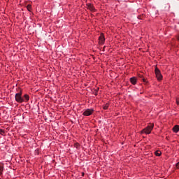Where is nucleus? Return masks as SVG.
<instances>
[{
	"label": "nucleus",
	"mask_w": 179,
	"mask_h": 179,
	"mask_svg": "<svg viewBox=\"0 0 179 179\" xmlns=\"http://www.w3.org/2000/svg\"><path fill=\"white\" fill-rule=\"evenodd\" d=\"M176 168H177V169H179V162H178V163L176 164Z\"/></svg>",
	"instance_id": "18"
},
{
	"label": "nucleus",
	"mask_w": 179,
	"mask_h": 179,
	"mask_svg": "<svg viewBox=\"0 0 179 179\" xmlns=\"http://www.w3.org/2000/svg\"><path fill=\"white\" fill-rule=\"evenodd\" d=\"M176 104H178V106H179V99L178 98L176 99Z\"/></svg>",
	"instance_id": "16"
},
{
	"label": "nucleus",
	"mask_w": 179,
	"mask_h": 179,
	"mask_svg": "<svg viewBox=\"0 0 179 179\" xmlns=\"http://www.w3.org/2000/svg\"><path fill=\"white\" fill-rule=\"evenodd\" d=\"M155 156H158V157L162 156V151L157 150V151H155Z\"/></svg>",
	"instance_id": "10"
},
{
	"label": "nucleus",
	"mask_w": 179,
	"mask_h": 179,
	"mask_svg": "<svg viewBox=\"0 0 179 179\" xmlns=\"http://www.w3.org/2000/svg\"><path fill=\"white\" fill-rule=\"evenodd\" d=\"M87 9L92 13L96 12V8H94V6L90 3H87Z\"/></svg>",
	"instance_id": "5"
},
{
	"label": "nucleus",
	"mask_w": 179,
	"mask_h": 179,
	"mask_svg": "<svg viewBox=\"0 0 179 179\" xmlns=\"http://www.w3.org/2000/svg\"><path fill=\"white\" fill-rule=\"evenodd\" d=\"M173 132L177 134V132H178V131H179V126L178 125L174 126L173 128Z\"/></svg>",
	"instance_id": "8"
},
{
	"label": "nucleus",
	"mask_w": 179,
	"mask_h": 179,
	"mask_svg": "<svg viewBox=\"0 0 179 179\" xmlns=\"http://www.w3.org/2000/svg\"><path fill=\"white\" fill-rule=\"evenodd\" d=\"M3 173V164L0 162V176Z\"/></svg>",
	"instance_id": "9"
},
{
	"label": "nucleus",
	"mask_w": 179,
	"mask_h": 179,
	"mask_svg": "<svg viewBox=\"0 0 179 179\" xmlns=\"http://www.w3.org/2000/svg\"><path fill=\"white\" fill-rule=\"evenodd\" d=\"M177 40L179 41V34L177 36Z\"/></svg>",
	"instance_id": "19"
},
{
	"label": "nucleus",
	"mask_w": 179,
	"mask_h": 179,
	"mask_svg": "<svg viewBox=\"0 0 179 179\" xmlns=\"http://www.w3.org/2000/svg\"><path fill=\"white\" fill-rule=\"evenodd\" d=\"M27 10H29V12H31V5L28 4L27 6Z\"/></svg>",
	"instance_id": "14"
},
{
	"label": "nucleus",
	"mask_w": 179,
	"mask_h": 179,
	"mask_svg": "<svg viewBox=\"0 0 179 179\" xmlns=\"http://www.w3.org/2000/svg\"><path fill=\"white\" fill-rule=\"evenodd\" d=\"M143 82H146V79L143 78Z\"/></svg>",
	"instance_id": "20"
},
{
	"label": "nucleus",
	"mask_w": 179,
	"mask_h": 179,
	"mask_svg": "<svg viewBox=\"0 0 179 179\" xmlns=\"http://www.w3.org/2000/svg\"><path fill=\"white\" fill-rule=\"evenodd\" d=\"M104 41H106V38H104V34H101L100 36L99 37V44L103 45L104 44Z\"/></svg>",
	"instance_id": "6"
},
{
	"label": "nucleus",
	"mask_w": 179,
	"mask_h": 179,
	"mask_svg": "<svg viewBox=\"0 0 179 179\" xmlns=\"http://www.w3.org/2000/svg\"><path fill=\"white\" fill-rule=\"evenodd\" d=\"M109 106H110L109 103H106L105 105H103V110H108Z\"/></svg>",
	"instance_id": "13"
},
{
	"label": "nucleus",
	"mask_w": 179,
	"mask_h": 179,
	"mask_svg": "<svg viewBox=\"0 0 179 179\" xmlns=\"http://www.w3.org/2000/svg\"><path fill=\"white\" fill-rule=\"evenodd\" d=\"M24 99H25V101H29V100H30V96H29L28 94H24Z\"/></svg>",
	"instance_id": "11"
},
{
	"label": "nucleus",
	"mask_w": 179,
	"mask_h": 179,
	"mask_svg": "<svg viewBox=\"0 0 179 179\" xmlns=\"http://www.w3.org/2000/svg\"><path fill=\"white\" fill-rule=\"evenodd\" d=\"M22 91L21 90L19 93L15 94V101L17 103H23L24 99L22 97Z\"/></svg>",
	"instance_id": "2"
},
{
	"label": "nucleus",
	"mask_w": 179,
	"mask_h": 179,
	"mask_svg": "<svg viewBox=\"0 0 179 179\" xmlns=\"http://www.w3.org/2000/svg\"><path fill=\"white\" fill-rule=\"evenodd\" d=\"M93 113H94V110L88 108L83 112V115H85V117H89L90 115H92Z\"/></svg>",
	"instance_id": "4"
},
{
	"label": "nucleus",
	"mask_w": 179,
	"mask_h": 179,
	"mask_svg": "<svg viewBox=\"0 0 179 179\" xmlns=\"http://www.w3.org/2000/svg\"><path fill=\"white\" fill-rule=\"evenodd\" d=\"M138 78H143V74H138Z\"/></svg>",
	"instance_id": "17"
},
{
	"label": "nucleus",
	"mask_w": 179,
	"mask_h": 179,
	"mask_svg": "<svg viewBox=\"0 0 179 179\" xmlns=\"http://www.w3.org/2000/svg\"><path fill=\"white\" fill-rule=\"evenodd\" d=\"M130 82L132 85H135L136 82H138V80L136 79V77H133L130 78Z\"/></svg>",
	"instance_id": "7"
},
{
	"label": "nucleus",
	"mask_w": 179,
	"mask_h": 179,
	"mask_svg": "<svg viewBox=\"0 0 179 179\" xmlns=\"http://www.w3.org/2000/svg\"><path fill=\"white\" fill-rule=\"evenodd\" d=\"M155 72L157 80H162L163 76L162 75V72H160V70L159 69V68L157 67V66H155Z\"/></svg>",
	"instance_id": "3"
},
{
	"label": "nucleus",
	"mask_w": 179,
	"mask_h": 179,
	"mask_svg": "<svg viewBox=\"0 0 179 179\" xmlns=\"http://www.w3.org/2000/svg\"><path fill=\"white\" fill-rule=\"evenodd\" d=\"M74 148H76V149H80V144H79V143H74Z\"/></svg>",
	"instance_id": "12"
},
{
	"label": "nucleus",
	"mask_w": 179,
	"mask_h": 179,
	"mask_svg": "<svg viewBox=\"0 0 179 179\" xmlns=\"http://www.w3.org/2000/svg\"><path fill=\"white\" fill-rule=\"evenodd\" d=\"M138 19H141V16H138Z\"/></svg>",
	"instance_id": "21"
},
{
	"label": "nucleus",
	"mask_w": 179,
	"mask_h": 179,
	"mask_svg": "<svg viewBox=\"0 0 179 179\" xmlns=\"http://www.w3.org/2000/svg\"><path fill=\"white\" fill-rule=\"evenodd\" d=\"M0 134L5 135V131L3 129H0Z\"/></svg>",
	"instance_id": "15"
},
{
	"label": "nucleus",
	"mask_w": 179,
	"mask_h": 179,
	"mask_svg": "<svg viewBox=\"0 0 179 179\" xmlns=\"http://www.w3.org/2000/svg\"><path fill=\"white\" fill-rule=\"evenodd\" d=\"M154 127L155 124L153 123H150L148 126L141 131V134H146L147 135H149V134L152 132Z\"/></svg>",
	"instance_id": "1"
}]
</instances>
